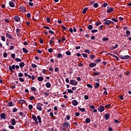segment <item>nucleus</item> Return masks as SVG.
I'll list each match as a JSON object with an SVG mask.
<instances>
[{"instance_id":"obj_39","label":"nucleus","mask_w":131,"mask_h":131,"mask_svg":"<svg viewBox=\"0 0 131 131\" xmlns=\"http://www.w3.org/2000/svg\"><path fill=\"white\" fill-rule=\"evenodd\" d=\"M112 20L116 23H117L118 21V20L117 19H116L115 18H112Z\"/></svg>"},{"instance_id":"obj_56","label":"nucleus","mask_w":131,"mask_h":131,"mask_svg":"<svg viewBox=\"0 0 131 131\" xmlns=\"http://www.w3.org/2000/svg\"><path fill=\"white\" fill-rule=\"evenodd\" d=\"M32 67L33 68H36L37 67V65L35 64H32L31 65Z\"/></svg>"},{"instance_id":"obj_37","label":"nucleus","mask_w":131,"mask_h":131,"mask_svg":"<svg viewBox=\"0 0 131 131\" xmlns=\"http://www.w3.org/2000/svg\"><path fill=\"white\" fill-rule=\"evenodd\" d=\"M85 53H88V54H90L91 53V51L89 49H85Z\"/></svg>"},{"instance_id":"obj_34","label":"nucleus","mask_w":131,"mask_h":131,"mask_svg":"<svg viewBox=\"0 0 131 131\" xmlns=\"http://www.w3.org/2000/svg\"><path fill=\"white\" fill-rule=\"evenodd\" d=\"M81 55L83 56V57L84 58H88V55L86 53H82Z\"/></svg>"},{"instance_id":"obj_43","label":"nucleus","mask_w":131,"mask_h":131,"mask_svg":"<svg viewBox=\"0 0 131 131\" xmlns=\"http://www.w3.org/2000/svg\"><path fill=\"white\" fill-rule=\"evenodd\" d=\"M89 58L93 59L95 57V55H89Z\"/></svg>"},{"instance_id":"obj_31","label":"nucleus","mask_w":131,"mask_h":131,"mask_svg":"<svg viewBox=\"0 0 131 131\" xmlns=\"http://www.w3.org/2000/svg\"><path fill=\"white\" fill-rule=\"evenodd\" d=\"M101 59H95V61H94V62L96 64V63H99L100 62H101Z\"/></svg>"},{"instance_id":"obj_10","label":"nucleus","mask_w":131,"mask_h":131,"mask_svg":"<svg viewBox=\"0 0 131 131\" xmlns=\"http://www.w3.org/2000/svg\"><path fill=\"white\" fill-rule=\"evenodd\" d=\"M97 66L96 63H90L89 67L90 68H94Z\"/></svg>"},{"instance_id":"obj_27","label":"nucleus","mask_w":131,"mask_h":131,"mask_svg":"<svg viewBox=\"0 0 131 131\" xmlns=\"http://www.w3.org/2000/svg\"><path fill=\"white\" fill-rule=\"evenodd\" d=\"M37 119L39 121V123H41V118H40V116H38L37 117Z\"/></svg>"},{"instance_id":"obj_57","label":"nucleus","mask_w":131,"mask_h":131,"mask_svg":"<svg viewBox=\"0 0 131 131\" xmlns=\"http://www.w3.org/2000/svg\"><path fill=\"white\" fill-rule=\"evenodd\" d=\"M19 80L21 82H24L25 81V80L23 78H19Z\"/></svg>"},{"instance_id":"obj_6","label":"nucleus","mask_w":131,"mask_h":131,"mask_svg":"<svg viewBox=\"0 0 131 131\" xmlns=\"http://www.w3.org/2000/svg\"><path fill=\"white\" fill-rule=\"evenodd\" d=\"M32 119L35 121V124H38V121H37V118L35 115H32Z\"/></svg>"},{"instance_id":"obj_18","label":"nucleus","mask_w":131,"mask_h":131,"mask_svg":"<svg viewBox=\"0 0 131 131\" xmlns=\"http://www.w3.org/2000/svg\"><path fill=\"white\" fill-rule=\"evenodd\" d=\"M11 124L12 125H15L16 124V121L15 119H11Z\"/></svg>"},{"instance_id":"obj_30","label":"nucleus","mask_w":131,"mask_h":131,"mask_svg":"<svg viewBox=\"0 0 131 131\" xmlns=\"http://www.w3.org/2000/svg\"><path fill=\"white\" fill-rule=\"evenodd\" d=\"M93 28V25H88V29H89V30H92Z\"/></svg>"},{"instance_id":"obj_11","label":"nucleus","mask_w":131,"mask_h":131,"mask_svg":"<svg viewBox=\"0 0 131 131\" xmlns=\"http://www.w3.org/2000/svg\"><path fill=\"white\" fill-rule=\"evenodd\" d=\"M72 104L74 106H77L78 104V102L77 100H74L73 101H72Z\"/></svg>"},{"instance_id":"obj_19","label":"nucleus","mask_w":131,"mask_h":131,"mask_svg":"<svg viewBox=\"0 0 131 131\" xmlns=\"http://www.w3.org/2000/svg\"><path fill=\"white\" fill-rule=\"evenodd\" d=\"M6 35L8 38L10 39L12 38L11 35H10V34H8V33H6Z\"/></svg>"},{"instance_id":"obj_46","label":"nucleus","mask_w":131,"mask_h":131,"mask_svg":"<svg viewBox=\"0 0 131 131\" xmlns=\"http://www.w3.org/2000/svg\"><path fill=\"white\" fill-rule=\"evenodd\" d=\"M47 21L48 23H50L51 21L50 18L49 17H47Z\"/></svg>"},{"instance_id":"obj_13","label":"nucleus","mask_w":131,"mask_h":131,"mask_svg":"<svg viewBox=\"0 0 131 131\" xmlns=\"http://www.w3.org/2000/svg\"><path fill=\"white\" fill-rule=\"evenodd\" d=\"M19 9L21 11L23 12H26V10L25 7L20 6L19 7Z\"/></svg>"},{"instance_id":"obj_14","label":"nucleus","mask_w":131,"mask_h":131,"mask_svg":"<svg viewBox=\"0 0 131 131\" xmlns=\"http://www.w3.org/2000/svg\"><path fill=\"white\" fill-rule=\"evenodd\" d=\"M92 75H92V76H99V75H100V73H99V72H97V73H96V72H92Z\"/></svg>"},{"instance_id":"obj_52","label":"nucleus","mask_w":131,"mask_h":131,"mask_svg":"<svg viewBox=\"0 0 131 131\" xmlns=\"http://www.w3.org/2000/svg\"><path fill=\"white\" fill-rule=\"evenodd\" d=\"M87 86V87L89 88H93V86L92 85L90 84H87V85H86Z\"/></svg>"},{"instance_id":"obj_32","label":"nucleus","mask_w":131,"mask_h":131,"mask_svg":"<svg viewBox=\"0 0 131 131\" xmlns=\"http://www.w3.org/2000/svg\"><path fill=\"white\" fill-rule=\"evenodd\" d=\"M108 40H109L108 38H106L105 37H104L103 38H102L103 41H108Z\"/></svg>"},{"instance_id":"obj_61","label":"nucleus","mask_w":131,"mask_h":131,"mask_svg":"<svg viewBox=\"0 0 131 131\" xmlns=\"http://www.w3.org/2000/svg\"><path fill=\"white\" fill-rule=\"evenodd\" d=\"M89 96L88 95H85L84 96V99H85V100H88L89 99Z\"/></svg>"},{"instance_id":"obj_58","label":"nucleus","mask_w":131,"mask_h":131,"mask_svg":"<svg viewBox=\"0 0 131 131\" xmlns=\"http://www.w3.org/2000/svg\"><path fill=\"white\" fill-rule=\"evenodd\" d=\"M111 106V104H108L107 105H106L105 107V108H108Z\"/></svg>"},{"instance_id":"obj_23","label":"nucleus","mask_w":131,"mask_h":131,"mask_svg":"<svg viewBox=\"0 0 131 131\" xmlns=\"http://www.w3.org/2000/svg\"><path fill=\"white\" fill-rule=\"evenodd\" d=\"M57 57L59 58H62L63 57L62 54L61 53H58Z\"/></svg>"},{"instance_id":"obj_48","label":"nucleus","mask_w":131,"mask_h":131,"mask_svg":"<svg viewBox=\"0 0 131 131\" xmlns=\"http://www.w3.org/2000/svg\"><path fill=\"white\" fill-rule=\"evenodd\" d=\"M67 90L68 93H71V94L74 93V92L72 90L68 89Z\"/></svg>"},{"instance_id":"obj_54","label":"nucleus","mask_w":131,"mask_h":131,"mask_svg":"<svg viewBox=\"0 0 131 131\" xmlns=\"http://www.w3.org/2000/svg\"><path fill=\"white\" fill-rule=\"evenodd\" d=\"M28 107H29V110H31L33 108V105H31V104H30V105L28 106Z\"/></svg>"},{"instance_id":"obj_60","label":"nucleus","mask_w":131,"mask_h":131,"mask_svg":"<svg viewBox=\"0 0 131 131\" xmlns=\"http://www.w3.org/2000/svg\"><path fill=\"white\" fill-rule=\"evenodd\" d=\"M31 90L33 91V92H35L36 91V89H35L34 87H32L31 88Z\"/></svg>"},{"instance_id":"obj_51","label":"nucleus","mask_w":131,"mask_h":131,"mask_svg":"<svg viewBox=\"0 0 131 131\" xmlns=\"http://www.w3.org/2000/svg\"><path fill=\"white\" fill-rule=\"evenodd\" d=\"M66 54L68 56H70L71 55L70 51H67Z\"/></svg>"},{"instance_id":"obj_45","label":"nucleus","mask_w":131,"mask_h":131,"mask_svg":"<svg viewBox=\"0 0 131 131\" xmlns=\"http://www.w3.org/2000/svg\"><path fill=\"white\" fill-rule=\"evenodd\" d=\"M20 33V29H17L16 30V34L17 35H19Z\"/></svg>"},{"instance_id":"obj_33","label":"nucleus","mask_w":131,"mask_h":131,"mask_svg":"<svg viewBox=\"0 0 131 131\" xmlns=\"http://www.w3.org/2000/svg\"><path fill=\"white\" fill-rule=\"evenodd\" d=\"M79 110L81 112H84L85 111V109L84 108H80L79 107Z\"/></svg>"},{"instance_id":"obj_64","label":"nucleus","mask_w":131,"mask_h":131,"mask_svg":"<svg viewBox=\"0 0 131 131\" xmlns=\"http://www.w3.org/2000/svg\"><path fill=\"white\" fill-rule=\"evenodd\" d=\"M67 130L65 128H64V127H61V131H66Z\"/></svg>"},{"instance_id":"obj_41","label":"nucleus","mask_w":131,"mask_h":131,"mask_svg":"<svg viewBox=\"0 0 131 131\" xmlns=\"http://www.w3.org/2000/svg\"><path fill=\"white\" fill-rule=\"evenodd\" d=\"M108 4L107 3H103V5H102V7L106 8Z\"/></svg>"},{"instance_id":"obj_36","label":"nucleus","mask_w":131,"mask_h":131,"mask_svg":"<svg viewBox=\"0 0 131 131\" xmlns=\"http://www.w3.org/2000/svg\"><path fill=\"white\" fill-rule=\"evenodd\" d=\"M23 51L24 53H25L26 54L28 53V50L27 49H26V48H23Z\"/></svg>"},{"instance_id":"obj_50","label":"nucleus","mask_w":131,"mask_h":131,"mask_svg":"<svg viewBox=\"0 0 131 131\" xmlns=\"http://www.w3.org/2000/svg\"><path fill=\"white\" fill-rule=\"evenodd\" d=\"M24 76V75H23V74L22 73H19V74H18V77H23Z\"/></svg>"},{"instance_id":"obj_44","label":"nucleus","mask_w":131,"mask_h":131,"mask_svg":"<svg viewBox=\"0 0 131 131\" xmlns=\"http://www.w3.org/2000/svg\"><path fill=\"white\" fill-rule=\"evenodd\" d=\"M8 106H13V103H12V102H9Z\"/></svg>"},{"instance_id":"obj_59","label":"nucleus","mask_w":131,"mask_h":131,"mask_svg":"<svg viewBox=\"0 0 131 131\" xmlns=\"http://www.w3.org/2000/svg\"><path fill=\"white\" fill-rule=\"evenodd\" d=\"M15 48V46H10L9 50H13Z\"/></svg>"},{"instance_id":"obj_62","label":"nucleus","mask_w":131,"mask_h":131,"mask_svg":"<svg viewBox=\"0 0 131 131\" xmlns=\"http://www.w3.org/2000/svg\"><path fill=\"white\" fill-rule=\"evenodd\" d=\"M8 127L10 128V129H13L14 128V127L13 126H12V125H9L8 126Z\"/></svg>"},{"instance_id":"obj_7","label":"nucleus","mask_w":131,"mask_h":131,"mask_svg":"<svg viewBox=\"0 0 131 131\" xmlns=\"http://www.w3.org/2000/svg\"><path fill=\"white\" fill-rule=\"evenodd\" d=\"M9 70L12 72V73H14V72L13 71V70H15V66L14 64L13 65L12 67L11 66H9Z\"/></svg>"},{"instance_id":"obj_1","label":"nucleus","mask_w":131,"mask_h":131,"mask_svg":"<svg viewBox=\"0 0 131 131\" xmlns=\"http://www.w3.org/2000/svg\"><path fill=\"white\" fill-rule=\"evenodd\" d=\"M62 126L63 127H66L69 128V127L70 128L71 127V124L69 122H65L64 123H62Z\"/></svg>"},{"instance_id":"obj_12","label":"nucleus","mask_w":131,"mask_h":131,"mask_svg":"<svg viewBox=\"0 0 131 131\" xmlns=\"http://www.w3.org/2000/svg\"><path fill=\"white\" fill-rule=\"evenodd\" d=\"M104 119H105V120H107L110 117V115L109 114H105L104 115Z\"/></svg>"},{"instance_id":"obj_49","label":"nucleus","mask_w":131,"mask_h":131,"mask_svg":"<svg viewBox=\"0 0 131 131\" xmlns=\"http://www.w3.org/2000/svg\"><path fill=\"white\" fill-rule=\"evenodd\" d=\"M61 28L63 31L67 30V28H66V27H64L63 25H62Z\"/></svg>"},{"instance_id":"obj_16","label":"nucleus","mask_w":131,"mask_h":131,"mask_svg":"<svg viewBox=\"0 0 131 131\" xmlns=\"http://www.w3.org/2000/svg\"><path fill=\"white\" fill-rule=\"evenodd\" d=\"M88 10V7H85L84 9H83V14H85L86 13V11Z\"/></svg>"},{"instance_id":"obj_22","label":"nucleus","mask_w":131,"mask_h":131,"mask_svg":"<svg viewBox=\"0 0 131 131\" xmlns=\"http://www.w3.org/2000/svg\"><path fill=\"white\" fill-rule=\"evenodd\" d=\"M46 86L47 88H50L51 86V85L49 82H47V83H46Z\"/></svg>"},{"instance_id":"obj_17","label":"nucleus","mask_w":131,"mask_h":131,"mask_svg":"<svg viewBox=\"0 0 131 131\" xmlns=\"http://www.w3.org/2000/svg\"><path fill=\"white\" fill-rule=\"evenodd\" d=\"M110 20H107V21H104V23H103V25H107V26L108 27L110 26Z\"/></svg>"},{"instance_id":"obj_5","label":"nucleus","mask_w":131,"mask_h":131,"mask_svg":"<svg viewBox=\"0 0 131 131\" xmlns=\"http://www.w3.org/2000/svg\"><path fill=\"white\" fill-rule=\"evenodd\" d=\"M41 106H42V104H41V103H39L36 106V108L39 111H41L42 110Z\"/></svg>"},{"instance_id":"obj_20","label":"nucleus","mask_w":131,"mask_h":131,"mask_svg":"<svg viewBox=\"0 0 131 131\" xmlns=\"http://www.w3.org/2000/svg\"><path fill=\"white\" fill-rule=\"evenodd\" d=\"M54 37L51 38V40L50 41V45H51L53 42L54 43Z\"/></svg>"},{"instance_id":"obj_26","label":"nucleus","mask_w":131,"mask_h":131,"mask_svg":"<svg viewBox=\"0 0 131 131\" xmlns=\"http://www.w3.org/2000/svg\"><path fill=\"white\" fill-rule=\"evenodd\" d=\"M37 79L39 81H42L43 80L44 78L42 77H38Z\"/></svg>"},{"instance_id":"obj_63","label":"nucleus","mask_w":131,"mask_h":131,"mask_svg":"<svg viewBox=\"0 0 131 131\" xmlns=\"http://www.w3.org/2000/svg\"><path fill=\"white\" fill-rule=\"evenodd\" d=\"M29 98H30V100L31 101L33 100L34 99V96H33L30 97Z\"/></svg>"},{"instance_id":"obj_21","label":"nucleus","mask_w":131,"mask_h":131,"mask_svg":"<svg viewBox=\"0 0 131 131\" xmlns=\"http://www.w3.org/2000/svg\"><path fill=\"white\" fill-rule=\"evenodd\" d=\"M6 115L4 113H2L1 114V118L3 119H5L6 118Z\"/></svg>"},{"instance_id":"obj_25","label":"nucleus","mask_w":131,"mask_h":131,"mask_svg":"<svg viewBox=\"0 0 131 131\" xmlns=\"http://www.w3.org/2000/svg\"><path fill=\"white\" fill-rule=\"evenodd\" d=\"M99 86H100V84L98 82H97V83H95V85H94V88L97 89Z\"/></svg>"},{"instance_id":"obj_24","label":"nucleus","mask_w":131,"mask_h":131,"mask_svg":"<svg viewBox=\"0 0 131 131\" xmlns=\"http://www.w3.org/2000/svg\"><path fill=\"white\" fill-rule=\"evenodd\" d=\"M99 6V4L97 3H95L93 4V7L95 8H97Z\"/></svg>"},{"instance_id":"obj_35","label":"nucleus","mask_w":131,"mask_h":131,"mask_svg":"<svg viewBox=\"0 0 131 131\" xmlns=\"http://www.w3.org/2000/svg\"><path fill=\"white\" fill-rule=\"evenodd\" d=\"M25 63H24V62H21L20 64H19V67H20V68H22V67H25Z\"/></svg>"},{"instance_id":"obj_47","label":"nucleus","mask_w":131,"mask_h":131,"mask_svg":"<svg viewBox=\"0 0 131 131\" xmlns=\"http://www.w3.org/2000/svg\"><path fill=\"white\" fill-rule=\"evenodd\" d=\"M49 33L52 34V35H54V32H53V31H51V30H49L48 31Z\"/></svg>"},{"instance_id":"obj_9","label":"nucleus","mask_w":131,"mask_h":131,"mask_svg":"<svg viewBox=\"0 0 131 131\" xmlns=\"http://www.w3.org/2000/svg\"><path fill=\"white\" fill-rule=\"evenodd\" d=\"M14 19H15V21L17 23H18L20 21V17L18 16H15L14 17Z\"/></svg>"},{"instance_id":"obj_55","label":"nucleus","mask_w":131,"mask_h":131,"mask_svg":"<svg viewBox=\"0 0 131 131\" xmlns=\"http://www.w3.org/2000/svg\"><path fill=\"white\" fill-rule=\"evenodd\" d=\"M1 38H2V41H5L6 39H5L4 36H2Z\"/></svg>"},{"instance_id":"obj_4","label":"nucleus","mask_w":131,"mask_h":131,"mask_svg":"<svg viewBox=\"0 0 131 131\" xmlns=\"http://www.w3.org/2000/svg\"><path fill=\"white\" fill-rule=\"evenodd\" d=\"M114 11V8L113 7H107V11H106V13H110Z\"/></svg>"},{"instance_id":"obj_2","label":"nucleus","mask_w":131,"mask_h":131,"mask_svg":"<svg viewBox=\"0 0 131 131\" xmlns=\"http://www.w3.org/2000/svg\"><path fill=\"white\" fill-rule=\"evenodd\" d=\"M70 83L72 85L76 86L78 85V82H77L75 80H71Z\"/></svg>"},{"instance_id":"obj_15","label":"nucleus","mask_w":131,"mask_h":131,"mask_svg":"<svg viewBox=\"0 0 131 131\" xmlns=\"http://www.w3.org/2000/svg\"><path fill=\"white\" fill-rule=\"evenodd\" d=\"M9 6L10 7L13 8L14 7V3L12 2V1H10L9 3Z\"/></svg>"},{"instance_id":"obj_28","label":"nucleus","mask_w":131,"mask_h":131,"mask_svg":"<svg viewBox=\"0 0 131 131\" xmlns=\"http://www.w3.org/2000/svg\"><path fill=\"white\" fill-rule=\"evenodd\" d=\"M85 122H86V123H90L91 122V119L90 118H87L86 119V120H85Z\"/></svg>"},{"instance_id":"obj_38","label":"nucleus","mask_w":131,"mask_h":131,"mask_svg":"<svg viewBox=\"0 0 131 131\" xmlns=\"http://www.w3.org/2000/svg\"><path fill=\"white\" fill-rule=\"evenodd\" d=\"M19 102L20 103H26V101H25L24 100H20L19 101Z\"/></svg>"},{"instance_id":"obj_8","label":"nucleus","mask_w":131,"mask_h":131,"mask_svg":"<svg viewBox=\"0 0 131 131\" xmlns=\"http://www.w3.org/2000/svg\"><path fill=\"white\" fill-rule=\"evenodd\" d=\"M130 58V56H129V55H123V57H122V60H126Z\"/></svg>"},{"instance_id":"obj_3","label":"nucleus","mask_w":131,"mask_h":131,"mask_svg":"<svg viewBox=\"0 0 131 131\" xmlns=\"http://www.w3.org/2000/svg\"><path fill=\"white\" fill-rule=\"evenodd\" d=\"M97 110H98V111H99V112H103L105 110V107L103 106L100 105L99 106V107H98Z\"/></svg>"},{"instance_id":"obj_40","label":"nucleus","mask_w":131,"mask_h":131,"mask_svg":"<svg viewBox=\"0 0 131 131\" xmlns=\"http://www.w3.org/2000/svg\"><path fill=\"white\" fill-rule=\"evenodd\" d=\"M96 32H98V30H92L91 33H95Z\"/></svg>"},{"instance_id":"obj_53","label":"nucleus","mask_w":131,"mask_h":131,"mask_svg":"<svg viewBox=\"0 0 131 131\" xmlns=\"http://www.w3.org/2000/svg\"><path fill=\"white\" fill-rule=\"evenodd\" d=\"M48 52H49V53H52L53 52V49H52V48H49V49H48Z\"/></svg>"},{"instance_id":"obj_42","label":"nucleus","mask_w":131,"mask_h":131,"mask_svg":"<svg viewBox=\"0 0 131 131\" xmlns=\"http://www.w3.org/2000/svg\"><path fill=\"white\" fill-rule=\"evenodd\" d=\"M15 60L17 62H21L22 61L20 58H16Z\"/></svg>"},{"instance_id":"obj_29","label":"nucleus","mask_w":131,"mask_h":131,"mask_svg":"<svg viewBox=\"0 0 131 131\" xmlns=\"http://www.w3.org/2000/svg\"><path fill=\"white\" fill-rule=\"evenodd\" d=\"M19 115H20V116H21V117H26V115L24 114V113H23V112H20L19 113Z\"/></svg>"}]
</instances>
